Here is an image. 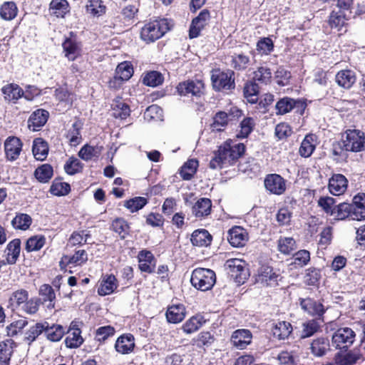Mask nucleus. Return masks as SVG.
I'll list each match as a JSON object with an SVG mask.
<instances>
[{
	"label": "nucleus",
	"mask_w": 365,
	"mask_h": 365,
	"mask_svg": "<svg viewBox=\"0 0 365 365\" xmlns=\"http://www.w3.org/2000/svg\"><path fill=\"white\" fill-rule=\"evenodd\" d=\"M245 151L246 146L244 143L233 144L232 140L228 139L213 152V157L209 163V168L216 170L222 169L226 164L233 165L243 157Z\"/></svg>",
	"instance_id": "nucleus-1"
},
{
	"label": "nucleus",
	"mask_w": 365,
	"mask_h": 365,
	"mask_svg": "<svg viewBox=\"0 0 365 365\" xmlns=\"http://www.w3.org/2000/svg\"><path fill=\"white\" fill-rule=\"evenodd\" d=\"M170 29L167 19L150 21L141 28L140 38L146 43H150L163 37Z\"/></svg>",
	"instance_id": "nucleus-2"
},
{
	"label": "nucleus",
	"mask_w": 365,
	"mask_h": 365,
	"mask_svg": "<svg viewBox=\"0 0 365 365\" xmlns=\"http://www.w3.org/2000/svg\"><path fill=\"white\" fill-rule=\"evenodd\" d=\"M212 88L216 92L232 91L235 88V71L231 69L213 68L210 76Z\"/></svg>",
	"instance_id": "nucleus-3"
},
{
	"label": "nucleus",
	"mask_w": 365,
	"mask_h": 365,
	"mask_svg": "<svg viewBox=\"0 0 365 365\" xmlns=\"http://www.w3.org/2000/svg\"><path fill=\"white\" fill-rule=\"evenodd\" d=\"M190 282L197 289L206 292L216 283V274L210 269L197 267L192 272Z\"/></svg>",
	"instance_id": "nucleus-4"
},
{
	"label": "nucleus",
	"mask_w": 365,
	"mask_h": 365,
	"mask_svg": "<svg viewBox=\"0 0 365 365\" xmlns=\"http://www.w3.org/2000/svg\"><path fill=\"white\" fill-rule=\"evenodd\" d=\"M346 150L351 153L365 150V133L358 129H347L342 135Z\"/></svg>",
	"instance_id": "nucleus-5"
},
{
	"label": "nucleus",
	"mask_w": 365,
	"mask_h": 365,
	"mask_svg": "<svg viewBox=\"0 0 365 365\" xmlns=\"http://www.w3.org/2000/svg\"><path fill=\"white\" fill-rule=\"evenodd\" d=\"M298 301L300 308L304 313L312 317L313 319L324 321V314L327 309L321 300H317L312 297H307L305 298L299 297Z\"/></svg>",
	"instance_id": "nucleus-6"
},
{
	"label": "nucleus",
	"mask_w": 365,
	"mask_h": 365,
	"mask_svg": "<svg viewBox=\"0 0 365 365\" xmlns=\"http://www.w3.org/2000/svg\"><path fill=\"white\" fill-rule=\"evenodd\" d=\"M307 106V103L305 98L294 99L285 96L277 102L275 109L277 115H284L291 112L294 108L296 109L297 113L303 115Z\"/></svg>",
	"instance_id": "nucleus-7"
},
{
	"label": "nucleus",
	"mask_w": 365,
	"mask_h": 365,
	"mask_svg": "<svg viewBox=\"0 0 365 365\" xmlns=\"http://www.w3.org/2000/svg\"><path fill=\"white\" fill-rule=\"evenodd\" d=\"M211 21L210 11L207 9H204L193 18L189 26V38L193 39L201 36L202 31L210 26Z\"/></svg>",
	"instance_id": "nucleus-8"
},
{
	"label": "nucleus",
	"mask_w": 365,
	"mask_h": 365,
	"mask_svg": "<svg viewBox=\"0 0 365 365\" xmlns=\"http://www.w3.org/2000/svg\"><path fill=\"white\" fill-rule=\"evenodd\" d=\"M356 333L349 327L338 329L332 335L331 341L336 349L347 351L355 341Z\"/></svg>",
	"instance_id": "nucleus-9"
},
{
	"label": "nucleus",
	"mask_w": 365,
	"mask_h": 365,
	"mask_svg": "<svg viewBox=\"0 0 365 365\" xmlns=\"http://www.w3.org/2000/svg\"><path fill=\"white\" fill-rule=\"evenodd\" d=\"M225 265L229 269L231 276L239 284H244L250 276L248 264L243 259H228L226 260Z\"/></svg>",
	"instance_id": "nucleus-10"
},
{
	"label": "nucleus",
	"mask_w": 365,
	"mask_h": 365,
	"mask_svg": "<svg viewBox=\"0 0 365 365\" xmlns=\"http://www.w3.org/2000/svg\"><path fill=\"white\" fill-rule=\"evenodd\" d=\"M281 274L271 266L263 264L257 270V282L265 287H275L282 279Z\"/></svg>",
	"instance_id": "nucleus-11"
},
{
	"label": "nucleus",
	"mask_w": 365,
	"mask_h": 365,
	"mask_svg": "<svg viewBox=\"0 0 365 365\" xmlns=\"http://www.w3.org/2000/svg\"><path fill=\"white\" fill-rule=\"evenodd\" d=\"M69 34L70 36L66 37L61 45L64 56L69 61H74L82 56V44L77 41L73 31Z\"/></svg>",
	"instance_id": "nucleus-12"
},
{
	"label": "nucleus",
	"mask_w": 365,
	"mask_h": 365,
	"mask_svg": "<svg viewBox=\"0 0 365 365\" xmlns=\"http://www.w3.org/2000/svg\"><path fill=\"white\" fill-rule=\"evenodd\" d=\"M177 92L180 96L191 94L193 96L201 97L205 93V83L202 80H187L178 84Z\"/></svg>",
	"instance_id": "nucleus-13"
},
{
	"label": "nucleus",
	"mask_w": 365,
	"mask_h": 365,
	"mask_svg": "<svg viewBox=\"0 0 365 365\" xmlns=\"http://www.w3.org/2000/svg\"><path fill=\"white\" fill-rule=\"evenodd\" d=\"M140 3L129 4L123 7L120 13L115 16V24L119 26L128 27L133 24L139 12Z\"/></svg>",
	"instance_id": "nucleus-14"
},
{
	"label": "nucleus",
	"mask_w": 365,
	"mask_h": 365,
	"mask_svg": "<svg viewBox=\"0 0 365 365\" xmlns=\"http://www.w3.org/2000/svg\"><path fill=\"white\" fill-rule=\"evenodd\" d=\"M265 189L271 194L283 195L287 190V180L276 173L267 174L264 180Z\"/></svg>",
	"instance_id": "nucleus-15"
},
{
	"label": "nucleus",
	"mask_w": 365,
	"mask_h": 365,
	"mask_svg": "<svg viewBox=\"0 0 365 365\" xmlns=\"http://www.w3.org/2000/svg\"><path fill=\"white\" fill-rule=\"evenodd\" d=\"M135 347V339L131 333L120 334L114 344L115 351L122 355H128L133 353Z\"/></svg>",
	"instance_id": "nucleus-16"
},
{
	"label": "nucleus",
	"mask_w": 365,
	"mask_h": 365,
	"mask_svg": "<svg viewBox=\"0 0 365 365\" xmlns=\"http://www.w3.org/2000/svg\"><path fill=\"white\" fill-rule=\"evenodd\" d=\"M349 16L341 11L332 10L328 16L327 24L329 26L340 34L347 31Z\"/></svg>",
	"instance_id": "nucleus-17"
},
{
	"label": "nucleus",
	"mask_w": 365,
	"mask_h": 365,
	"mask_svg": "<svg viewBox=\"0 0 365 365\" xmlns=\"http://www.w3.org/2000/svg\"><path fill=\"white\" fill-rule=\"evenodd\" d=\"M138 267L141 272L153 274L155 272L157 260L151 251L143 249L137 255Z\"/></svg>",
	"instance_id": "nucleus-18"
},
{
	"label": "nucleus",
	"mask_w": 365,
	"mask_h": 365,
	"mask_svg": "<svg viewBox=\"0 0 365 365\" xmlns=\"http://www.w3.org/2000/svg\"><path fill=\"white\" fill-rule=\"evenodd\" d=\"M23 143L16 136H9L4 141L5 158L7 160L13 162L16 160L22 151Z\"/></svg>",
	"instance_id": "nucleus-19"
},
{
	"label": "nucleus",
	"mask_w": 365,
	"mask_h": 365,
	"mask_svg": "<svg viewBox=\"0 0 365 365\" xmlns=\"http://www.w3.org/2000/svg\"><path fill=\"white\" fill-rule=\"evenodd\" d=\"M227 239L233 247H243L249 240V234L242 227L235 225L228 230Z\"/></svg>",
	"instance_id": "nucleus-20"
},
{
	"label": "nucleus",
	"mask_w": 365,
	"mask_h": 365,
	"mask_svg": "<svg viewBox=\"0 0 365 365\" xmlns=\"http://www.w3.org/2000/svg\"><path fill=\"white\" fill-rule=\"evenodd\" d=\"M67 336L64 340L65 345L69 349H76L80 347L84 339L81 336V329L78 327L77 322L73 321L68 329L66 328Z\"/></svg>",
	"instance_id": "nucleus-21"
},
{
	"label": "nucleus",
	"mask_w": 365,
	"mask_h": 365,
	"mask_svg": "<svg viewBox=\"0 0 365 365\" xmlns=\"http://www.w3.org/2000/svg\"><path fill=\"white\" fill-rule=\"evenodd\" d=\"M49 118V112L43 108H38L29 115L27 120V128L36 132L41 130Z\"/></svg>",
	"instance_id": "nucleus-22"
},
{
	"label": "nucleus",
	"mask_w": 365,
	"mask_h": 365,
	"mask_svg": "<svg viewBox=\"0 0 365 365\" xmlns=\"http://www.w3.org/2000/svg\"><path fill=\"white\" fill-rule=\"evenodd\" d=\"M98 282L97 292L101 297L114 293L118 287V280L113 274H103Z\"/></svg>",
	"instance_id": "nucleus-23"
},
{
	"label": "nucleus",
	"mask_w": 365,
	"mask_h": 365,
	"mask_svg": "<svg viewBox=\"0 0 365 365\" xmlns=\"http://www.w3.org/2000/svg\"><path fill=\"white\" fill-rule=\"evenodd\" d=\"M348 180L342 174H333L329 179L328 189L329 192L334 196L343 195L348 187Z\"/></svg>",
	"instance_id": "nucleus-24"
},
{
	"label": "nucleus",
	"mask_w": 365,
	"mask_h": 365,
	"mask_svg": "<svg viewBox=\"0 0 365 365\" xmlns=\"http://www.w3.org/2000/svg\"><path fill=\"white\" fill-rule=\"evenodd\" d=\"M212 207V202L210 199L200 197L192 205L191 212L195 218L202 220L211 214Z\"/></svg>",
	"instance_id": "nucleus-25"
},
{
	"label": "nucleus",
	"mask_w": 365,
	"mask_h": 365,
	"mask_svg": "<svg viewBox=\"0 0 365 365\" xmlns=\"http://www.w3.org/2000/svg\"><path fill=\"white\" fill-rule=\"evenodd\" d=\"M186 314V307L183 304H173L167 307L165 318L170 324H178L185 319Z\"/></svg>",
	"instance_id": "nucleus-26"
},
{
	"label": "nucleus",
	"mask_w": 365,
	"mask_h": 365,
	"mask_svg": "<svg viewBox=\"0 0 365 365\" xmlns=\"http://www.w3.org/2000/svg\"><path fill=\"white\" fill-rule=\"evenodd\" d=\"M45 338L51 342H58L66 334V327L56 323H49L44 321Z\"/></svg>",
	"instance_id": "nucleus-27"
},
{
	"label": "nucleus",
	"mask_w": 365,
	"mask_h": 365,
	"mask_svg": "<svg viewBox=\"0 0 365 365\" xmlns=\"http://www.w3.org/2000/svg\"><path fill=\"white\" fill-rule=\"evenodd\" d=\"M1 93L5 101L16 104L19 100L23 98L24 89L17 83H9L4 85Z\"/></svg>",
	"instance_id": "nucleus-28"
},
{
	"label": "nucleus",
	"mask_w": 365,
	"mask_h": 365,
	"mask_svg": "<svg viewBox=\"0 0 365 365\" xmlns=\"http://www.w3.org/2000/svg\"><path fill=\"white\" fill-rule=\"evenodd\" d=\"M356 74L351 69L346 68L339 71L335 76L337 85L345 89H351L356 82Z\"/></svg>",
	"instance_id": "nucleus-29"
},
{
	"label": "nucleus",
	"mask_w": 365,
	"mask_h": 365,
	"mask_svg": "<svg viewBox=\"0 0 365 365\" xmlns=\"http://www.w3.org/2000/svg\"><path fill=\"white\" fill-rule=\"evenodd\" d=\"M252 339V334L249 329H240L232 332L230 341L236 348L244 349L251 344Z\"/></svg>",
	"instance_id": "nucleus-30"
},
{
	"label": "nucleus",
	"mask_w": 365,
	"mask_h": 365,
	"mask_svg": "<svg viewBox=\"0 0 365 365\" xmlns=\"http://www.w3.org/2000/svg\"><path fill=\"white\" fill-rule=\"evenodd\" d=\"M18 346L17 343L10 338L0 341V362L10 364L11 359Z\"/></svg>",
	"instance_id": "nucleus-31"
},
{
	"label": "nucleus",
	"mask_w": 365,
	"mask_h": 365,
	"mask_svg": "<svg viewBox=\"0 0 365 365\" xmlns=\"http://www.w3.org/2000/svg\"><path fill=\"white\" fill-rule=\"evenodd\" d=\"M110 230L116 233L120 240H125L130 235L131 230L130 224L123 217H115L110 225Z\"/></svg>",
	"instance_id": "nucleus-32"
},
{
	"label": "nucleus",
	"mask_w": 365,
	"mask_h": 365,
	"mask_svg": "<svg viewBox=\"0 0 365 365\" xmlns=\"http://www.w3.org/2000/svg\"><path fill=\"white\" fill-rule=\"evenodd\" d=\"M206 322L202 314H196L185 321L182 326V330L186 334H193L197 331Z\"/></svg>",
	"instance_id": "nucleus-33"
},
{
	"label": "nucleus",
	"mask_w": 365,
	"mask_h": 365,
	"mask_svg": "<svg viewBox=\"0 0 365 365\" xmlns=\"http://www.w3.org/2000/svg\"><path fill=\"white\" fill-rule=\"evenodd\" d=\"M190 241L195 247H207L211 245L212 236L205 229H197L192 233Z\"/></svg>",
	"instance_id": "nucleus-34"
},
{
	"label": "nucleus",
	"mask_w": 365,
	"mask_h": 365,
	"mask_svg": "<svg viewBox=\"0 0 365 365\" xmlns=\"http://www.w3.org/2000/svg\"><path fill=\"white\" fill-rule=\"evenodd\" d=\"M354 220H365V193L359 192L356 195L351 203Z\"/></svg>",
	"instance_id": "nucleus-35"
},
{
	"label": "nucleus",
	"mask_w": 365,
	"mask_h": 365,
	"mask_svg": "<svg viewBox=\"0 0 365 365\" xmlns=\"http://www.w3.org/2000/svg\"><path fill=\"white\" fill-rule=\"evenodd\" d=\"M21 252V240L15 238L10 241L4 250L6 255V260L8 264H15L20 256Z\"/></svg>",
	"instance_id": "nucleus-36"
},
{
	"label": "nucleus",
	"mask_w": 365,
	"mask_h": 365,
	"mask_svg": "<svg viewBox=\"0 0 365 365\" xmlns=\"http://www.w3.org/2000/svg\"><path fill=\"white\" fill-rule=\"evenodd\" d=\"M29 299V292L24 289H20L14 291L8 300L7 308L12 312L23 307Z\"/></svg>",
	"instance_id": "nucleus-37"
},
{
	"label": "nucleus",
	"mask_w": 365,
	"mask_h": 365,
	"mask_svg": "<svg viewBox=\"0 0 365 365\" xmlns=\"http://www.w3.org/2000/svg\"><path fill=\"white\" fill-rule=\"evenodd\" d=\"M310 350L314 356H324L330 350L329 339L325 336L314 339L311 343Z\"/></svg>",
	"instance_id": "nucleus-38"
},
{
	"label": "nucleus",
	"mask_w": 365,
	"mask_h": 365,
	"mask_svg": "<svg viewBox=\"0 0 365 365\" xmlns=\"http://www.w3.org/2000/svg\"><path fill=\"white\" fill-rule=\"evenodd\" d=\"M272 70L266 63L258 66L252 73V80L258 84L268 85L272 82Z\"/></svg>",
	"instance_id": "nucleus-39"
},
{
	"label": "nucleus",
	"mask_w": 365,
	"mask_h": 365,
	"mask_svg": "<svg viewBox=\"0 0 365 365\" xmlns=\"http://www.w3.org/2000/svg\"><path fill=\"white\" fill-rule=\"evenodd\" d=\"M44 331V322H36L25 331L23 341L30 346L41 334H43Z\"/></svg>",
	"instance_id": "nucleus-40"
},
{
	"label": "nucleus",
	"mask_w": 365,
	"mask_h": 365,
	"mask_svg": "<svg viewBox=\"0 0 365 365\" xmlns=\"http://www.w3.org/2000/svg\"><path fill=\"white\" fill-rule=\"evenodd\" d=\"M347 152L345 143H344L342 139L341 140L334 141L331 144L330 155L335 163H341L346 162L348 158Z\"/></svg>",
	"instance_id": "nucleus-41"
},
{
	"label": "nucleus",
	"mask_w": 365,
	"mask_h": 365,
	"mask_svg": "<svg viewBox=\"0 0 365 365\" xmlns=\"http://www.w3.org/2000/svg\"><path fill=\"white\" fill-rule=\"evenodd\" d=\"M317 147V136L314 134L309 133L302 140L299 148V154L301 157L307 158L310 157Z\"/></svg>",
	"instance_id": "nucleus-42"
},
{
	"label": "nucleus",
	"mask_w": 365,
	"mask_h": 365,
	"mask_svg": "<svg viewBox=\"0 0 365 365\" xmlns=\"http://www.w3.org/2000/svg\"><path fill=\"white\" fill-rule=\"evenodd\" d=\"M49 151L48 143L42 138H36L33 141L32 153L37 160L46 159Z\"/></svg>",
	"instance_id": "nucleus-43"
},
{
	"label": "nucleus",
	"mask_w": 365,
	"mask_h": 365,
	"mask_svg": "<svg viewBox=\"0 0 365 365\" xmlns=\"http://www.w3.org/2000/svg\"><path fill=\"white\" fill-rule=\"evenodd\" d=\"M259 91L260 88L257 83L252 79L247 80L244 84L243 96L250 103L255 104L258 101Z\"/></svg>",
	"instance_id": "nucleus-44"
},
{
	"label": "nucleus",
	"mask_w": 365,
	"mask_h": 365,
	"mask_svg": "<svg viewBox=\"0 0 365 365\" xmlns=\"http://www.w3.org/2000/svg\"><path fill=\"white\" fill-rule=\"evenodd\" d=\"M103 150V146L102 145H96L93 146L86 143L82 146L78 155L82 160L89 161L93 158L98 159Z\"/></svg>",
	"instance_id": "nucleus-45"
},
{
	"label": "nucleus",
	"mask_w": 365,
	"mask_h": 365,
	"mask_svg": "<svg viewBox=\"0 0 365 365\" xmlns=\"http://www.w3.org/2000/svg\"><path fill=\"white\" fill-rule=\"evenodd\" d=\"M251 65V60L248 55L244 53H235L231 56L230 66L233 71H245Z\"/></svg>",
	"instance_id": "nucleus-46"
},
{
	"label": "nucleus",
	"mask_w": 365,
	"mask_h": 365,
	"mask_svg": "<svg viewBox=\"0 0 365 365\" xmlns=\"http://www.w3.org/2000/svg\"><path fill=\"white\" fill-rule=\"evenodd\" d=\"M340 350L334 357V362L337 365H352L356 364L360 359L361 355L352 351L343 352Z\"/></svg>",
	"instance_id": "nucleus-47"
},
{
	"label": "nucleus",
	"mask_w": 365,
	"mask_h": 365,
	"mask_svg": "<svg viewBox=\"0 0 365 365\" xmlns=\"http://www.w3.org/2000/svg\"><path fill=\"white\" fill-rule=\"evenodd\" d=\"M292 331V325L287 321H279L275 323L272 329L273 336L279 340L287 339Z\"/></svg>",
	"instance_id": "nucleus-48"
},
{
	"label": "nucleus",
	"mask_w": 365,
	"mask_h": 365,
	"mask_svg": "<svg viewBox=\"0 0 365 365\" xmlns=\"http://www.w3.org/2000/svg\"><path fill=\"white\" fill-rule=\"evenodd\" d=\"M323 323H324V320L321 321L318 319H309L303 323L301 338H309L320 331Z\"/></svg>",
	"instance_id": "nucleus-49"
},
{
	"label": "nucleus",
	"mask_w": 365,
	"mask_h": 365,
	"mask_svg": "<svg viewBox=\"0 0 365 365\" xmlns=\"http://www.w3.org/2000/svg\"><path fill=\"white\" fill-rule=\"evenodd\" d=\"M83 128V123L80 119H76L71 125V128L68 130L66 138L68 139L71 145L76 146L81 143L82 137L81 130Z\"/></svg>",
	"instance_id": "nucleus-50"
},
{
	"label": "nucleus",
	"mask_w": 365,
	"mask_h": 365,
	"mask_svg": "<svg viewBox=\"0 0 365 365\" xmlns=\"http://www.w3.org/2000/svg\"><path fill=\"white\" fill-rule=\"evenodd\" d=\"M215 341V336L210 331H202L192 339V345L199 349H205L210 347Z\"/></svg>",
	"instance_id": "nucleus-51"
},
{
	"label": "nucleus",
	"mask_w": 365,
	"mask_h": 365,
	"mask_svg": "<svg viewBox=\"0 0 365 365\" xmlns=\"http://www.w3.org/2000/svg\"><path fill=\"white\" fill-rule=\"evenodd\" d=\"M199 162L197 159L192 158L187 160L180 170V175L182 180H190L197 173Z\"/></svg>",
	"instance_id": "nucleus-52"
},
{
	"label": "nucleus",
	"mask_w": 365,
	"mask_h": 365,
	"mask_svg": "<svg viewBox=\"0 0 365 365\" xmlns=\"http://www.w3.org/2000/svg\"><path fill=\"white\" fill-rule=\"evenodd\" d=\"M142 83L150 87H157L163 84L164 77L161 73L157 71H146L141 76Z\"/></svg>",
	"instance_id": "nucleus-53"
},
{
	"label": "nucleus",
	"mask_w": 365,
	"mask_h": 365,
	"mask_svg": "<svg viewBox=\"0 0 365 365\" xmlns=\"http://www.w3.org/2000/svg\"><path fill=\"white\" fill-rule=\"evenodd\" d=\"M29 322L26 317L14 320L6 327V336L11 339L22 333L24 329L28 325Z\"/></svg>",
	"instance_id": "nucleus-54"
},
{
	"label": "nucleus",
	"mask_w": 365,
	"mask_h": 365,
	"mask_svg": "<svg viewBox=\"0 0 365 365\" xmlns=\"http://www.w3.org/2000/svg\"><path fill=\"white\" fill-rule=\"evenodd\" d=\"M69 5L66 0H51L49 4V11L57 18H63L69 11Z\"/></svg>",
	"instance_id": "nucleus-55"
},
{
	"label": "nucleus",
	"mask_w": 365,
	"mask_h": 365,
	"mask_svg": "<svg viewBox=\"0 0 365 365\" xmlns=\"http://www.w3.org/2000/svg\"><path fill=\"white\" fill-rule=\"evenodd\" d=\"M86 11L94 17H99L106 14V6L102 0H88L86 5Z\"/></svg>",
	"instance_id": "nucleus-56"
},
{
	"label": "nucleus",
	"mask_w": 365,
	"mask_h": 365,
	"mask_svg": "<svg viewBox=\"0 0 365 365\" xmlns=\"http://www.w3.org/2000/svg\"><path fill=\"white\" fill-rule=\"evenodd\" d=\"M53 175V167L48 163L38 166L34 171V176L36 179L41 183L48 182Z\"/></svg>",
	"instance_id": "nucleus-57"
},
{
	"label": "nucleus",
	"mask_w": 365,
	"mask_h": 365,
	"mask_svg": "<svg viewBox=\"0 0 365 365\" xmlns=\"http://www.w3.org/2000/svg\"><path fill=\"white\" fill-rule=\"evenodd\" d=\"M277 249L282 254L289 255L297 249V242L292 237H280L277 241Z\"/></svg>",
	"instance_id": "nucleus-58"
},
{
	"label": "nucleus",
	"mask_w": 365,
	"mask_h": 365,
	"mask_svg": "<svg viewBox=\"0 0 365 365\" xmlns=\"http://www.w3.org/2000/svg\"><path fill=\"white\" fill-rule=\"evenodd\" d=\"M18 7L14 1H5L0 7V16L6 21L15 19L18 14Z\"/></svg>",
	"instance_id": "nucleus-59"
},
{
	"label": "nucleus",
	"mask_w": 365,
	"mask_h": 365,
	"mask_svg": "<svg viewBox=\"0 0 365 365\" xmlns=\"http://www.w3.org/2000/svg\"><path fill=\"white\" fill-rule=\"evenodd\" d=\"M39 295L42 297L43 302H48L47 304L48 309H53L55 307L56 294L50 284H42L39 289Z\"/></svg>",
	"instance_id": "nucleus-60"
},
{
	"label": "nucleus",
	"mask_w": 365,
	"mask_h": 365,
	"mask_svg": "<svg viewBox=\"0 0 365 365\" xmlns=\"http://www.w3.org/2000/svg\"><path fill=\"white\" fill-rule=\"evenodd\" d=\"M46 239L43 235L30 237L26 242L25 249L28 252L40 250L46 244Z\"/></svg>",
	"instance_id": "nucleus-61"
},
{
	"label": "nucleus",
	"mask_w": 365,
	"mask_h": 365,
	"mask_svg": "<svg viewBox=\"0 0 365 365\" xmlns=\"http://www.w3.org/2000/svg\"><path fill=\"white\" fill-rule=\"evenodd\" d=\"M32 223L31 217L26 213H17L11 220V225L16 230H26Z\"/></svg>",
	"instance_id": "nucleus-62"
},
{
	"label": "nucleus",
	"mask_w": 365,
	"mask_h": 365,
	"mask_svg": "<svg viewBox=\"0 0 365 365\" xmlns=\"http://www.w3.org/2000/svg\"><path fill=\"white\" fill-rule=\"evenodd\" d=\"M115 328L111 325L98 327L94 332V339L100 344H104L108 339L114 336Z\"/></svg>",
	"instance_id": "nucleus-63"
},
{
	"label": "nucleus",
	"mask_w": 365,
	"mask_h": 365,
	"mask_svg": "<svg viewBox=\"0 0 365 365\" xmlns=\"http://www.w3.org/2000/svg\"><path fill=\"white\" fill-rule=\"evenodd\" d=\"M49 191L53 195L64 196L70 192L71 186L68 182H62L61 179L56 178L52 182Z\"/></svg>",
	"instance_id": "nucleus-64"
}]
</instances>
